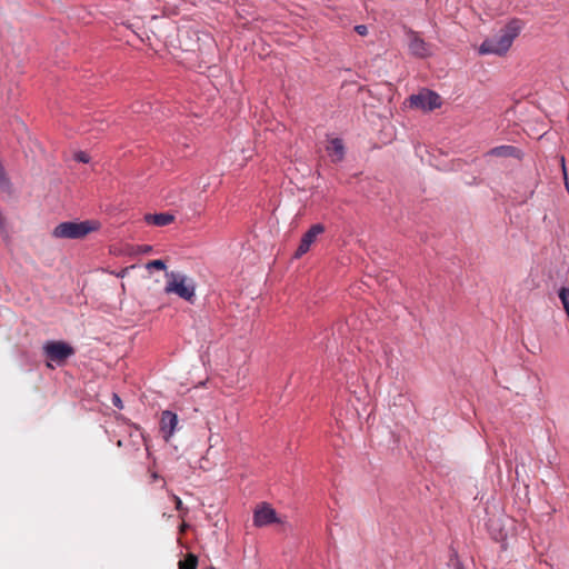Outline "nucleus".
<instances>
[{
  "label": "nucleus",
  "instance_id": "0eeeda50",
  "mask_svg": "<svg viewBox=\"0 0 569 569\" xmlns=\"http://www.w3.org/2000/svg\"><path fill=\"white\" fill-rule=\"evenodd\" d=\"M325 227L320 223L313 224L301 238L300 244L295 253L296 258L302 257L307 253L311 244L316 241L317 237L323 233Z\"/></svg>",
  "mask_w": 569,
  "mask_h": 569
},
{
  "label": "nucleus",
  "instance_id": "aec40b11",
  "mask_svg": "<svg viewBox=\"0 0 569 569\" xmlns=\"http://www.w3.org/2000/svg\"><path fill=\"white\" fill-rule=\"evenodd\" d=\"M151 250H152V247L149 244H144V246L140 247V252H142V253H149V252H151Z\"/></svg>",
  "mask_w": 569,
  "mask_h": 569
},
{
  "label": "nucleus",
  "instance_id": "9d476101",
  "mask_svg": "<svg viewBox=\"0 0 569 569\" xmlns=\"http://www.w3.org/2000/svg\"><path fill=\"white\" fill-rule=\"evenodd\" d=\"M326 151L333 162H339L345 158V146L340 138H331L326 146Z\"/></svg>",
  "mask_w": 569,
  "mask_h": 569
},
{
  "label": "nucleus",
  "instance_id": "423d86ee",
  "mask_svg": "<svg viewBox=\"0 0 569 569\" xmlns=\"http://www.w3.org/2000/svg\"><path fill=\"white\" fill-rule=\"evenodd\" d=\"M274 522H279L276 510L268 503H261L253 513V525L256 527H264Z\"/></svg>",
  "mask_w": 569,
  "mask_h": 569
},
{
  "label": "nucleus",
  "instance_id": "f03ea898",
  "mask_svg": "<svg viewBox=\"0 0 569 569\" xmlns=\"http://www.w3.org/2000/svg\"><path fill=\"white\" fill-rule=\"evenodd\" d=\"M166 293H176L186 301L193 302L196 296V286L191 279L174 271L166 272Z\"/></svg>",
  "mask_w": 569,
  "mask_h": 569
},
{
  "label": "nucleus",
  "instance_id": "39448f33",
  "mask_svg": "<svg viewBox=\"0 0 569 569\" xmlns=\"http://www.w3.org/2000/svg\"><path fill=\"white\" fill-rule=\"evenodd\" d=\"M409 103L411 107L421 109L425 111H432L441 106V98L438 93L423 90L418 94H412L409 98Z\"/></svg>",
  "mask_w": 569,
  "mask_h": 569
},
{
  "label": "nucleus",
  "instance_id": "dca6fc26",
  "mask_svg": "<svg viewBox=\"0 0 569 569\" xmlns=\"http://www.w3.org/2000/svg\"><path fill=\"white\" fill-rule=\"evenodd\" d=\"M74 159L79 162L88 163L90 161V157L84 151H79L74 154Z\"/></svg>",
  "mask_w": 569,
  "mask_h": 569
},
{
  "label": "nucleus",
  "instance_id": "20e7f679",
  "mask_svg": "<svg viewBox=\"0 0 569 569\" xmlns=\"http://www.w3.org/2000/svg\"><path fill=\"white\" fill-rule=\"evenodd\" d=\"M43 353L48 361L62 366L68 358L74 355V349L64 341L51 340L43 345Z\"/></svg>",
  "mask_w": 569,
  "mask_h": 569
},
{
  "label": "nucleus",
  "instance_id": "9b49d317",
  "mask_svg": "<svg viewBox=\"0 0 569 569\" xmlns=\"http://www.w3.org/2000/svg\"><path fill=\"white\" fill-rule=\"evenodd\" d=\"M519 153L520 151L513 146H499L490 149L487 154L492 157L509 158L519 157Z\"/></svg>",
  "mask_w": 569,
  "mask_h": 569
},
{
  "label": "nucleus",
  "instance_id": "ddd939ff",
  "mask_svg": "<svg viewBox=\"0 0 569 569\" xmlns=\"http://www.w3.org/2000/svg\"><path fill=\"white\" fill-rule=\"evenodd\" d=\"M198 557L193 553H188L183 560L178 562L179 569H197Z\"/></svg>",
  "mask_w": 569,
  "mask_h": 569
},
{
  "label": "nucleus",
  "instance_id": "f3484780",
  "mask_svg": "<svg viewBox=\"0 0 569 569\" xmlns=\"http://www.w3.org/2000/svg\"><path fill=\"white\" fill-rule=\"evenodd\" d=\"M355 31L359 34V36H367L368 34V28L367 26L365 24H358L355 27Z\"/></svg>",
  "mask_w": 569,
  "mask_h": 569
},
{
  "label": "nucleus",
  "instance_id": "6ab92c4d",
  "mask_svg": "<svg viewBox=\"0 0 569 569\" xmlns=\"http://www.w3.org/2000/svg\"><path fill=\"white\" fill-rule=\"evenodd\" d=\"M112 403L118 408H122V401H121L120 397L116 393L112 397Z\"/></svg>",
  "mask_w": 569,
  "mask_h": 569
},
{
  "label": "nucleus",
  "instance_id": "2eb2a0df",
  "mask_svg": "<svg viewBox=\"0 0 569 569\" xmlns=\"http://www.w3.org/2000/svg\"><path fill=\"white\" fill-rule=\"evenodd\" d=\"M147 269H158V270H166V263L163 260H151L146 264Z\"/></svg>",
  "mask_w": 569,
  "mask_h": 569
},
{
  "label": "nucleus",
  "instance_id": "1a4fd4ad",
  "mask_svg": "<svg viewBox=\"0 0 569 569\" xmlns=\"http://www.w3.org/2000/svg\"><path fill=\"white\" fill-rule=\"evenodd\" d=\"M409 50L419 58H426L431 54L430 46L413 31L409 33Z\"/></svg>",
  "mask_w": 569,
  "mask_h": 569
},
{
  "label": "nucleus",
  "instance_id": "7ed1b4c3",
  "mask_svg": "<svg viewBox=\"0 0 569 569\" xmlns=\"http://www.w3.org/2000/svg\"><path fill=\"white\" fill-rule=\"evenodd\" d=\"M100 228V223L96 220H86L81 222H62L53 230V237L62 239H80L88 233Z\"/></svg>",
  "mask_w": 569,
  "mask_h": 569
},
{
  "label": "nucleus",
  "instance_id": "4468645a",
  "mask_svg": "<svg viewBox=\"0 0 569 569\" xmlns=\"http://www.w3.org/2000/svg\"><path fill=\"white\" fill-rule=\"evenodd\" d=\"M0 189L7 193L11 192V182L8 178L4 168L0 163Z\"/></svg>",
  "mask_w": 569,
  "mask_h": 569
},
{
  "label": "nucleus",
  "instance_id": "412c9836",
  "mask_svg": "<svg viewBox=\"0 0 569 569\" xmlns=\"http://www.w3.org/2000/svg\"><path fill=\"white\" fill-rule=\"evenodd\" d=\"M561 166H562L563 173H565L566 184L568 186V182H567V173H566V167H565V158H563V157L561 158Z\"/></svg>",
  "mask_w": 569,
  "mask_h": 569
},
{
  "label": "nucleus",
  "instance_id": "f257e3e1",
  "mask_svg": "<svg viewBox=\"0 0 569 569\" xmlns=\"http://www.w3.org/2000/svg\"><path fill=\"white\" fill-rule=\"evenodd\" d=\"M523 23L519 19H512L496 34L487 38L479 47L480 54L505 56L511 48L515 39L520 34Z\"/></svg>",
  "mask_w": 569,
  "mask_h": 569
},
{
  "label": "nucleus",
  "instance_id": "a211bd4d",
  "mask_svg": "<svg viewBox=\"0 0 569 569\" xmlns=\"http://www.w3.org/2000/svg\"><path fill=\"white\" fill-rule=\"evenodd\" d=\"M172 499H173V501H174L176 509H177L178 511H182V510H184V508H183V503H182L181 499H180L178 496L172 495Z\"/></svg>",
  "mask_w": 569,
  "mask_h": 569
},
{
  "label": "nucleus",
  "instance_id": "6e6552de",
  "mask_svg": "<svg viewBox=\"0 0 569 569\" xmlns=\"http://www.w3.org/2000/svg\"><path fill=\"white\" fill-rule=\"evenodd\" d=\"M177 426L178 416L170 410L162 411L160 419V431L162 432L166 442H169L177 429Z\"/></svg>",
  "mask_w": 569,
  "mask_h": 569
},
{
  "label": "nucleus",
  "instance_id": "f8f14e48",
  "mask_svg": "<svg viewBox=\"0 0 569 569\" xmlns=\"http://www.w3.org/2000/svg\"><path fill=\"white\" fill-rule=\"evenodd\" d=\"M174 220V217L170 213H156V214H147L146 221L149 224L164 227L170 224Z\"/></svg>",
  "mask_w": 569,
  "mask_h": 569
}]
</instances>
